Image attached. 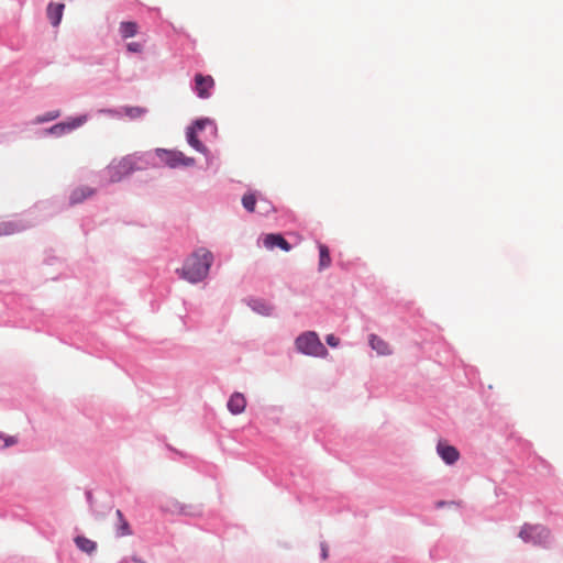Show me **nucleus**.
<instances>
[{"label": "nucleus", "mask_w": 563, "mask_h": 563, "mask_svg": "<svg viewBox=\"0 0 563 563\" xmlns=\"http://www.w3.org/2000/svg\"><path fill=\"white\" fill-rule=\"evenodd\" d=\"M99 112L104 113L107 115H111V117H120L121 115V111L114 110V109H102Z\"/></svg>", "instance_id": "obj_27"}, {"label": "nucleus", "mask_w": 563, "mask_h": 563, "mask_svg": "<svg viewBox=\"0 0 563 563\" xmlns=\"http://www.w3.org/2000/svg\"><path fill=\"white\" fill-rule=\"evenodd\" d=\"M437 451L439 455L442 457V460L448 464L455 463L460 457L459 451L454 446L449 445L445 442L440 441L438 443Z\"/></svg>", "instance_id": "obj_8"}, {"label": "nucleus", "mask_w": 563, "mask_h": 563, "mask_svg": "<svg viewBox=\"0 0 563 563\" xmlns=\"http://www.w3.org/2000/svg\"><path fill=\"white\" fill-rule=\"evenodd\" d=\"M325 341L332 347H336L340 343L339 338H336L334 334H328Z\"/></svg>", "instance_id": "obj_26"}, {"label": "nucleus", "mask_w": 563, "mask_h": 563, "mask_svg": "<svg viewBox=\"0 0 563 563\" xmlns=\"http://www.w3.org/2000/svg\"><path fill=\"white\" fill-rule=\"evenodd\" d=\"M252 308L257 311L258 313L261 314H265V316H268L271 314L273 308L265 303V302H262V301H254V305L252 306Z\"/></svg>", "instance_id": "obj_21"}, {"label": "nucleus", "mask_w": 563, "mask_h": 563, "mask_svg": "<svg viewBox=\"0 0 563 563\" xmlns=\"http://www.w3.org/2000/svg\"><path fill=\"white\" fill-rule=\"evenodd\" d=\"M147 163L146 154H130L120 159L112 161L106 169L110 183H119L135 170L143 169Z\"/></svg>", "instance_id": "obj_2"}, {"label": "nucleus", "mask_w": 563, "mask_h": 563, "mask_svg": "<svg viewBox=\"0 0 563 563\" xmlns=\"http://www.w3.org/2000/svg\"><path fill=\"white\" fill-rule=\"evenodd\" d=\"M48 132L54 135H57V136H60V135L67 133L63 122H59V123L53 125L52 128H49Z\"/></svg>", "instance_id": "obj_23"}, {"label": "nucleus", "mask_w": 563, "mask_h": 563, "mask_svg": "<svg viewBox=\"0 0 563 563\" xmlns=\"http://www.w3.org/2000/svg\"><path fill=\"white\" fill-rule=\"evenodd\" d=\"M263 245L267 250H274L275 247H279L285 252H289L291 250L290 244L284 239L282 234L278 233H269L263 238Z\"/></svg>", "instance_id": "obj_7"}, {"label": "nucleus", "mask_w": 563, "mask_h": 563, "mask_svg": "<svg viewBox=\"0 0 563 563\" xmlns=\"http://www.w3.org/2000/svg\"><path fill=\"white\" fill-rule=\"evenodd\" d=\"M88 120V117L86 114H82V115H79V117H76V118H69L67 119L66 121H64V126H65V130L66 132H70L73 130H76L78 128H80L81 125H84Z\"/></svg>", "instance_id": "obj_17"}, {"label": "nucleus", "mask_w": 563, "mask_h": 563, "mask_svg": "<svg viewBox=\"0 0 563 563\" xmlns=\"http://www.w3.org/2000/svg\"><path fill=\"white\" fill-rule=\"evenodd\" d=\"M120 563H128V561L124 559V560H122Z\"/></svg>", "instance_id": "obj_31"}, {"label": "nucleus", "mask_w": 563, "mask_h": 563, "mask_svg": "<svg viewBox=\"0 0 563 563\" xmlns=\"http://www.w3.org/2000/svg\"><path fill=\"white\" fill-rule=\"evenodd\" d=\"M139 31V26L135 22L126 21L121 22L120 24V33L123 38L132 37L136 35Z\"/></svg>", "instance_id": "obj_18"}, {"label": "nucleus", "mask_w": 563, "mask_h": 563, "mask_svg": "<svg viewBox=\"0 0 563 563\" xmlns=\"http://www.w3.org/2000/svg\"><path fill=\"white\" fill-rule=\"evenodd\" d=\"M1 438L4 441V446L5 448L14 445L18 442L15 437H1Z\"/></svg>", "instance_id": "obj_28"}, {"label": "nucleus", "mask_w": 563, "mask_h": 563, "mask_svg": "<svg viewBox=\"0 0 563 563\" xmlns=\"http://www.w3.org/2000/svg\"><path fill=\"white\" fill-rule=\"evenodd\" d=\"M369 345L378 355L387 356L393 353L390 345L376 334H371L368 339Z\"/></svg>", "instance_id": "obj_9"}, {"label": "nucleus", "mask_w": 563, "mask_h": 563, "mask_svg": "<svg viewBox=\"0 0 563 563\" xmlns=\"http://www.w3.org/2000/svg\"><path fill=\"white\" fill-rule=\"evenodd\" d=\"M187 141L190 144V146H192L198 152L206 151L205 145L197 137V132H196L195 128L187 129Z\"/></svg>", "instance_id": "obj_19"}, {"label": "nucleus", "mask_w": 563, "mask_h": 563, "mask_svg": "<svg viewBox=\"0 0 563 563\" xmlns=\"http://www.w3.org/2000/svg\"><path fill=\"white\" fill-rule=\"evenodd\" d=\"M96 192V190L91 187H88V186H80V187H77L75 188L70 196H69V200H70V203L71 205H77V203H80L82 202L85 199L93 196Z\"/></svg>", "instance_id": "obj_11"}, {"label": "nucleus", "mask_w": 563, "mask_h": 563, "mask_svg": "<svg viewBox=\"0 0 563 563\" xmlns=\"http://www.w3.org/2000/svg\"><path fill=\"white\" fill-rule=\"evenodd\" d=\"M118 517V526H117V536L118 537H126L132 534L131 528L126 519L124 518L121 510H117L115 512Z\"/></svg>", "instance_id": "obj_15"}, {"label": "nucleus", "mask_w": 563, "mask_h": 563, "mask_svg": "<svg viewBox=\"0 0 563 563\" xmlns=\"http://www.w3.org/2000/svg\"><path fill=\"white\" fill-rule=\"evenodd\" d=\"M132 561H133V563H146L144 560L136 558V556H133Z\"/></svg>", "instance_id": "obj_30"}, {"label": "nucleus", "mask_w": 563, "mask_h": 563, "mask_svg": "<svg viewBox=\"0 0 563 563\" xmlns=\"http://www.w3.org/2000/svg\"><path fill=\"white\" fill-rule=\"evenodd\" d=\"M212 262V253L207 249H199L187 257L178 273L183 279L196 284L207 277Z\"/></svg>", "instance_id": "obj_1"}, {"label": "nucleus", "mask_w": 563, "mask_h": 563, "mask_svg": "<svg viewBox=\"0 0 563 563\" xmlns=\"http://www.w3.org/2000/svg\"><path fill=\"white\" fill-rule=\"evenodd\" d=\"M328 558V548L327 545H322V559L325 560Z\"/></svg>", "instance_id": "obj_29"}, {"label": "nucleus", "mask_w": 563, "mask_h": 563, "mask_svg": "<svg viewBox=\"0 0 563 563\" xmlns=\"http://www.w3.org/2000/svg\"><path fill=\"white\" fill-rule=\"evenodd\" d=\"M126 48L129 52H132V53H141L143 49V46L139 42H131L126 45Z\"/></svg>", "instance_id": "obj_24"}, {"label": "nucleus", "mask_w": 563, "mask_h": 563, "mask_svg": "<svg viewBox=\"0 0 563 563\" xmlns=\"http://www.w3.org/2000/svg\"><path fill=\"white\" fill-rule=\"evenodd\" d=\"M214 87V80L210 75L197 74L195 76V91L199 98L208 99Z\"/></svg>", "instance_id": "obj_6"}, {"label": "nucleus", "mask_w": 563, "mask_h": 563, "mask_svg": "<svg viewBox=\"0 0 563 563\" xmlns=\"http://www.w3.org/2000/svg\"><path fill=\"white\" fill-rule=\"evenodd\" d=\"M59 115H60V111L59 110L49 111V112H47L46 114H44L42 117H37L35 122L36 123H43V122L52 121V120L57 119Z\"/></svg>", "instance_id": "obj_22"}, {"label": "nucleus", "mask_w": 563, "mask_h": 563, "mask_svg": "<svg viewBox=\"0 0 563 563\" xmlns=\"http://www.w3.org/2000/svg\"><path fill=\"white\" fill-rule=\"evenodd\" d=\"M64 8H65L64 3L51 2L47 5V10H46L47 18L51 21V24L53 26H57L60 23L63 13H64Z\"/></svg>", "instance_id": "obj_12"}, {"label": "nucleus", "mask_w": 563, "mask_h": 563, "mask_svg": "<svg viewBox=\"0 0 563 563\" xmlns=\"http://www.w3.org/2000/svg\"><path fill=\"white\" fill-rule=\"evenodd\" d=\"M296 347L299 352L310 356L325 357L328 355V350L316 332H306L299 335L296 339Z\"/></svg>", "instance_id": "obj_3"}, {"label": "nucleus", "mask_w": 563, "mask_h": 563, "mask_svg": "<svg viewBox=\"0 0 563 563\" xmlns=\"http://www.w3.org/2000/svg\"><path fill=\"white\" fill-rule=\"evenodd\" d=\"M120 111L121 114H124L129 119L136 120L143 117L147 112V109L139 106H125L122 107Z\"/></svg>", "instance_id": "obj_14"}, {"label": "nucleus", "mask_w": 563, "mask_h": 563, "mask_svg": "<svg viewBox=\"0 0 563 563\" xmlns=\"http://www.w3.org/2000/svg\"><path fill=\"white\" fill-rule=\"evenodd\" d=\"M210 123L208 119L197 120L190 128H195L196 132L205 129L206 124Z\"/></svg>", "instance_id": "obj_25"}, {"label": "nucleus", "mask_w": 563, "mask_h": 563, "mask_svg": "<svg viewBox=\"0 0 563 563\" xmlns=\"http://www.w3.org/2000/svg\"><path fill=\"white\" fill-rule=\"evenodd\" d=\"M75 543L80 551L88 554H91L97 549V543L84 536L76 537Z\"/></svg>", "instance_id": "obj_13"}, {"label": "nucleus", "mask_w": 563, "mask_h": 563, "mask_svg": "<svg viewBox=\"0 0 563 563\" xmlns=\"http://www.w3.org/2000/svg\"><path fill=\"white\" fill-rule=\"evenodd\" d=\"M242 205L249 212H253L255 210L256 197L253 194H245L242 198Z\"/></svg>", "instance_id": "obj_20"}, {"label": "nucleus", "mask_w": 563, "mask_h": 563, "mask_svg": "<svg viewBox=\"0 0 563 563\" xmlns=\"http://www.w3.org/2000/svg\"><path fill=\"white\" fill-rule=\"evenodd\" d=\"M155 153L161 162L170 168H176L178 166H192L195 164V159L192 157H187L179 151L157 148Z\"/></svg>", "instance_id": "obj_4"}, {"label": "nucleus", "mask_w": 563, "mask_h": 563, "mask_svg": "<svg viewBox=\"0 0 563 563\" xmlns=\"http://www.w3.org/2000/svg\"><path fill=\"white\" fill-rule=\"evenodd\" d=\"M319 271H323L331 265L330 252L327 245L319 244Z\"/></svg>", "instance_id": "obj_16"}, {"label": "nucleus", "mask_w": 563, "mask_h": 563, "mask_svg": "<svg viewBox=\"0 0 563 563\" xmlns=\"http://www.w3.org/2000/svg\"><path fill=\"white\" fill-rule=\"evenodd\" d=\"M245 407L246 399L241 393H234L228 401V409L232 415L242 413L245 410Z\"/></svg>", "instance_id": "obj_10"}, {"label": "nucleus", "mask_w": 563, "mask_h": 563, "mask_svg": "<svg viewBox=\"0 0 563 563\" xmlns=\"http://www.w3.org/2000/svg\"><path fill=\"white\" fill-rule=\"evenodd\" d=\"M519 537L526 542L542 543L549 537V530L542 526L526 525L520 530Z\"/></svg>", "instance_id": "obj_5"}]
</instances>
